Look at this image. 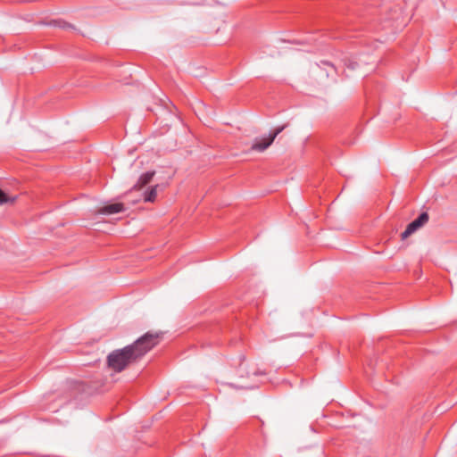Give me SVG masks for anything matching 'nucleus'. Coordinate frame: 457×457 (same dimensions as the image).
<instances>
[{"mask_svg": "<svg viewBox=\"0 0 457 457\" xmlns=\"http://www.w3.org/2000/svg\"><path fill=\"white\" fill-rule=\"evenodd\" d=\"M136 360L137 358L133 352V348L128 345L122 349L112 351L107 357V364L112 370L120 372Z\"/></svg>", "mask_w": 457, "mask_h": 457, "instance_id": "1", "label": "nucleus"}, {"mask_svg": "<svg viewBox=\"0 0 457 457\" xmlns=\"http://www.w3.org/2000/svg\"><path fill=\"white\" fill-rule=\"evenodd\" d=\"M162 337V334L161 332H147L134 344L130 345V347L133 348V352L138 359L157 345Z\"/></svg>", "mask_w": 457, "mask_h": 457, "instance_id": "2", "label": "nucleus"}, {"mask_svg": "<svg viewBox=\"0 0 457 457\" xmlns=\"http://www.w3.org/2000/svg\"><path fill=\"white\" fill-rule=\"evenodd\" d=\"M287 125H282L274 129L272 133H270L268 136L263 137H257L254 139L251 145V151L254 152H264L275 140L277 136L280 134Z\"/></svg>", "mask_w": 457, "mask_h": 457, "instance_id": "3", "label": "nucleus"}, {"mask_svg": "<svg viewBox=\"0 0 457 457\" xmlns=\"http://www.w3.org/2000/svg\"><path fill=\"white\" fill-rule=\"evenodd\" d=\"M428 221V214L427 212L421 213L416 220L411 222L406 229L401 234V238L405 240L417 229L424 226Z\"/></svg>", "mask_w": 457, "mask_h": 457, "instance_id": "4", "label": "nucleus"}, {"mask_svg": "<svg viewBox=\"0 0 457 457\" xmlns=\"http://www.w3.org/2000/svg\"><path fill=\"white\" fill-rule=\"evenodd\" d=\"M124 210V206L121 203L115 204H106L99 208H97L95 212L96 214L102 215H112L114 213L120 212Z\"/></svg>", "mask_w": 457, "mask_h": 457, "instance_id": "5", "label": "nucleus"}, {"mask_svg": "<svg viewBox=\"0 0 457 457\" xmlns=\"http://www.w3.org/2000/svg\"><path fill=\"white\" fill-rule=\"evenodd\" d=\"M155 171H147L139 176L136 184L133 186V190H141L144 187L148 185L154 179Z\"/></svg>", "mask_w": 457, "mask_h": 457, "instance_id": "6", "label": "nucleus"}, {"mask_svg": "<svg viewBox=\"0 0 457 457\" xmlns=\"http://www.w3.org/2000/svg\"><path fill=\"white\" fill-rule=\"evenodd\" d=\"M159 185H154L143 193V198L145 202L154 203L157 197V191Z\"/></svg>", "mask_w": 457, "mask_h": 457, "instance_id": "7", "label": "nucleus"}, {"mask_svg": "<svg viewBox=\"0 0 457 457\" xmlns=\"http://www.w3.org/2000/svg\"><path fill=\"white\" fill-rule=\"evenodd\" d=\"M17 200V196H10L0 189V204H13Z\"/></svg>", "mask_w": 457, "mask_h": 457, "instance_id": "8", "label": "nucleus"}, {"mask_svg": "<svg viewBox=\"0 0 457 457\" xmlns=\"http://www.w3.org/2000/svg\"><path fill=\"white\" fill-rule=\"evenodd\" d=\"M58 26H61L64 29L71 27V25L67 24L66 22L58 23Z\"/></svg>", "mask_w": 457, "mask_h": 457, "instance_id": "9", "label": "nucleus"}]
</instances>
